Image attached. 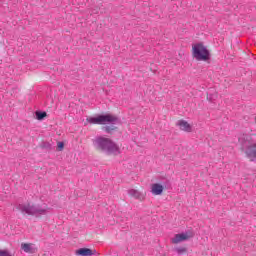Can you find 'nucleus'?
<instances>
[{"label": "nucleus", "instance_id": "obj_8", "mask_svg": "<svg viewBox=\"0 0 256 256\" xmlns=\"http://www.w3.org/2000/svg\"><path fill=\"white\" fill-rule=\"evenodd\" d=\"M163 185L159 183H154L151 186V193L152 195H162L163 194Z\"/></svg>", "mask_w": 256, "mask_h": 256}, {"label": "nucleus", "instance_id": "obj_5", "mask_svg": "<svg viewBox=\"0 0 256 256\" xmlns=\"http://www.w3.org/2000/svg\"><path fill=\"white\" fill-rule=\"evenodd\" d=\"M193 51V57L197 61H208L209 59V50H207V47L203 45V43H197L192 46Z\"/></svg>", "mask_w": 256, "mask_h": 256}, {"label": "nucleus", "instance_id": "obj_15", "mask_svg": "<svg viewBox=\"0 0 256 256\" xmlns=\"http://www.w3.org/2000/svg\"><path fill=\"white\" fill-rule=\"evenodd\" d=\"M217 98V94H208L207 99L208 101H214Z\"/></svg>", "mask_w": 256, "mask_h": 256}, {"label": "nucleus", "instance_id": "obj_13", "mask_svg": "<svg viewBox=\"0 0 256 256\" xmlns=\"http://www.w3.org/2000/svg\"><path fill=\"white\" fill-rule=\"evenodd\" d=\"M115 129H117V127H115V125H110V126H104L102 128V131H105V133H113V131H115Z\"/></svg>", "mask_w": 256, "mask_h": 256}, {"label": "nucleus", "instance_id": "obj_10", "mask_svg": "<svg viewBox=\"0 0 256 256\" xmlns=\"http://www.w3.org/2000/svg\"><path fill=\"white\" fill-rule=\"evenodd\" d=\"M128 194L130 195V197H134V199H143V194H141V192L136 189H130L128 191Z\"/></svg>", "mask_w": 256, "mask_h": 256}, {"label": "nucleus", "instance_id": "obj_3", "mask_svg": "<svg viewBox=\"0 0 256 256\" xmlns=\"http://www.w3.org/2000/svg\"><path fill=\"white\" fill-rule=\"evenodd\" d=\"M239 142L242 145V151L250 159V161L256 160V143L251 142V136L243 135L239 138Z\"/></svg>", "mask_w": 256, "mask_h": 256}, {"label": "nucleus", "instance_id": "obj_9", "mask_svg": "<svg viewBox=\"0 0 256 256\" xmlns=\"http://www.w3.org/2000/svg\"><path fill=\"white\" fill-rule=\"evenodd\" d=\"M76 255L78 256H93L95 253H93V250L89 248H80L76 250Z\"/></svg>", "mask_w": 256, "mask_h": 256}, {"label": "nucleus", "instance_id": "obj_18", "mask_svg": "<svg viewBox=\"0 0 256 256\" xmlns=\"http://www.w3.org/2000/svg\"><path fill=\"white\" fill-rule=\"evenodd\" d=\"M0 256H11V254L6 250H0Z\"/></svg>", "mask_w": 256, "mask_h": 256}, {"label": "nucleus", "instance_id": "obj_14", "mask_svg": "<svg viewBox=\"0 0 256 256\" xmlns=\"http://www.w3.org/2000/svg\"><path fill=\"white\" fill-rule=\"evenodd\" d=\"M174 251L178 255H183V253H187V248H185V247H177V248L174 249Z\"/></svg>", "mask_w": 256, "mask_h": 256}, {"label": "nucleus", "instance_id": "obj_6", "mask_svg": "<svg viewBox=\"0 0 256 256\" xmlns=\"http://www.w3.org/2000/svg\"><path fill=\"white\" fill-rule=\"evenodd\" d=\"M176 125L179 127L181 131H185L186 133H191L192 131L191 124H189L185 120H178Z\"/></svg>", "mask_w": 256, "mask_h": 256}, {"label": "nucleus", "instance_id": "obj_12", "mask_svg": "<svg viewBox=\"0 0 256 256\" xmlns=\"http://www.w3.org/2000/svg\"><path fill=\"white\" fill-rule=\"evenodd\" d=\"M45 117H47V112L36 111V119L38 121H43Z\"/></svg>", "mask_w": 256, "mask_h": 256}, {"label": "nucleus", "instance_id": "obj_4", "mask_svg": "<svg viewBox=\"0 0 256 256\" xmlns=\"http://www.w3.org/2000/svg\"><path fill=\"white\" fill-rule=\"evenodd\" d=\"M87 121L91 125H107V123H112V125H115V123L119 121V118L110 114H105L98 115L97 117L87 118Z\"/></svg>", "mask_w": 256, "mask_h": 256}, {"label": "nucleus", "instance_id": "obj_7", "mask_svg": "<svg viewBox=\"0 0 256 256\" xmlns=\"http://www.w3.org/2000/svg\"><path fill=\"white\" fill-rule=\"evenodd\" d=\"M188 239H189V234L180 233V234H176L172 238V243H174V245H177L178 243H183V241H188Z\"/></svg>", "mask_w": 256, "mask_h": 256}, {"label": "nucleus", "instance_id": "obj_17", "mask_svg": "<svg viewBox=\"0 0 256 256\" xmlns=\"http://www.w3.org/2000/svg\"><path fill=\"white\" fill-rule=\"evenodd\" d=\"M42 148H43V149H51V144H49V142H44V143L42 144Z\"/></svg>", "mask_w": 256, "mask_h": 256}, {"label": "nucleus", "instance_id": "obj_16", "mask_svg": "<svg viewBox=\"0 0 256 256\" xmlns=\"http://www.w3.org/2000/svg\"><path fill=\"white\" fill-rule=\"evenodd\" d=\"M57 147H58V150H59V151H63V149H64V147H65V143H63V142H58Z\"/></svg>", "mask_w": 256, "mask_h": 256}, {"label": "nucleus", "instance_id": "obj_11", "mask_svg": "<svg viewBox=\"0 0 256 256\" xmlns=\"http://www.w3.org/2000/svg\"><path fill=\"white\" fill-rule=\"evenodd\" d=\"M21 249H23L25 253H33V248L31 247V244L23 243L21 244Z\"/></svg>", "mask_w": 256, "mask_h": 256}, {"label": "nucleus", "instance_id": "obj_2", "mask_svg": "<svg viewBox=\"0 0 256 256\" xmlns=\"http://www.w3.org/2000/svg\"><path fill=\"white\" fill-rule=\"evenodd\" d=\"M16 209L22 213V215H32L35 217H39L41 215H47L49 208L41 207L40 205H34L31 203L18 204Z\"/></svg>", "mask_w": 256, "mask_h": 256}, {"label": "nucleus", "instance_id": "obj_1", "mask_svg": "<svg viewBox=\"0 0 256 256\" xmlns=\"http://www.w3.org/2000/svg\"><path fill=\"white\" fill-rule=\"evenodd\" d=\"M92 145L97 151H102V153H106L107 155H119L120 153L119 146L110 138L96 136L92 139Z\"/></svg>", "mask_w": 256, "mask_h": 256}]
</instances>
